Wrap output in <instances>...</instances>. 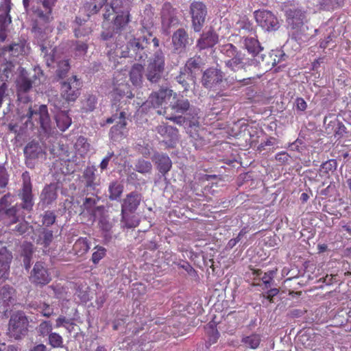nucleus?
<instances>
[{
    "instance_id": "1",
    "label": "nucleus",
    "mask_w": 351,
    "mask_h": 351,
    "mask_svg": "<svg viewBox=\"0 0 351 351\" xmlns=\"http://www.w3.org/2000/svg\"><path fill=\"white\" fill-rule=\"evenodd\" d=\"M57 0H37L32 6L34 19L32 21V32L36 37L43 38L44 36L51 32L50 23L53 20L52 10Z\"/></svg>"
},
{
    "instance_id": "2",
    "label": "nucleus",
    "mask_w": 351,
    "mask_h": 351,
    "mask_svg": "<svg viewBox=\"0 0 351 351\" xmlns=\"http://www.w3.org/2000/svg\"><path fill=\"white\" fill-rule=\"evenodd\" d=\"M150 38L145 35L132 37L127 43L126 50L121 52L123 58H132L136 61L145 62L150 54Z\"/></svg>"
},
{
    "instance_id": "3",
    "label": "nucleus",
    "mask_w": 351,
    "mask_h": 351,
    "mask_svg": "<svg viewBox=\"0 0 351 351\" xmlns=\"http://www.w3.org/2000/svg\"><path fill=\"white\" fill-rule=\"evenodd\" d=\"M27 117L26 123L27 125L28 123L31 124V129L39 126L44 132L47 133L50 130L51 120L46 105L39 106L35 105L33 108L29 107Z\"/></svg>"
},
{
    "instance_id": "4",
    "label": "nucleus",
    "mask_w": 351,
    "mask_h": 351,
    "mask_svg": "<svg viewBox=\"0 0 351 351\" xmlns=\"http://www.w3.org/2000/svg\"><path fill=\"white\" fill-rule=\"evenodd\" d=\"M165 58L161 49L155 51L153 57L149 60L147 68V79L152 82H158L162 77L165 70Z\"/></svg>"
},
{
    "instance_id": "5",
    "label": "nucleus",
    "mask_w": 351,
    "mask_h": 351,
    "mask_svg": "<svg viewBox=\"0 0 351 351\" xmlns=\"http://www.w3.org/2000/svg\"><path fill=\"white\" fill-rule=\"evenodd\" d=\"M305 14L298 9L287 11V23L291 27L292 32L289 33L291 39L298 41L302 40V35L304 33V21Z\"/></svg>"
},
{
    "instance_id": "6",
    "label": "nucleus",
    "mask_w": 351,
    "mask_h": 351,
    "mask_svg": "<svg viewBox=\"0 0 351 351\" xmlns=\"http://www.w3.org/2000/svg\"><path fill=\"white\" fill-rule=\"evenodd\" d=\"M82 83L77 75H72L60 83V96L66 102H73L81 94Z\"/></svg>"
},
{
    "instance_id": "7",
    "label": "nucleus",
    "mask_w": 351,
    "mask_h": 351,
    "mask_svg": "<svg viewBox=\"0 0 351 351\" xmlns=\"http://www.w3.org/2000/svg\"><path fill=\"white\" fill-rule=\"evenodd\" d=\"M29 322L22 312L14 313L9 321L8 333L11 337L19 339L25 335L28 330Z\"/></svg>"
},
{
    "instance_id": "8",
    "label": "nucleus",
    "mask_w": 351,
    "mask_h": 351,
    "mask_svg": "<svg viewBox=\"0 0 351 351\" xmlns=\"http://www.w3.org/2000/svg\"><path fill=\"white\" fill-rule=\"evenodd\" d=\"M127 3L126 0H113L112 3V9L117 14L114 19V32L120 33L130 21V10L129 8H125L120 11L119 8L123 7V4Z\"/></svg>"
},
{
    "instance_id": "9",
    "label": "nucleus",
    "mask_w": 351,
    "mask_h": 351,
    "mask_svg": "<svg viewBox=\"0 0 351 351\" xmlns=\"http://www.w3.org/2000/svg\"><path fill=\"white\" fill-rule=\"evenodd\" d=\"M190 14L191 15V22L193 30L195 32H199L206 21L207 16V8L206 5L201 1H193L190 5Z\"/></svg>"
},
{
    "instance_id": "10",
    "label": "nucleus",
    "mask_w": 351,
    "mask_h": 351,
    "mask_svg": "<svg viewBox=\"0 0 351 351\" xmlns=\"http://www.w3.org/2000/svg\"><path fill=\"white\" fill-rule=\"evenodd\" d=\"M258 25L266 31H274L278 29L279 22L277 17L271 11L258 10L254 12Z\"/></svg>"
},
{
    "instance_id": "11",
    "label": "nucleus",
    "mask_w": 351,
    "mask_h": 351,
    "mask_svg": "<svg viewBox=\"0 0 351 351\" xmlns=\"http://www.w3.org/2000/svg\"><path fill=\"white\" fill-rule=\"evenodd\" d=\"M224 79V73L217 68L210 67L203 73L202 78V85L206 88L217 89Z\"/></svg>"
},
{
    "instance_id": "12",
    "label": "nucleus",
    "mask_w": 351,
    "mask_h": 351,
    "mask_svg": "<svg viewBox=\"0 0 351 351\" xmlns=\"http://www.w3.org/2000/svg\"><path fill=\"white\" fill-rule=\"evenodd\" d=\"M192 44L193 40L189 38L187 32L184 29L180 28L173 32L172 46L174 53H183L186 51L187 47Z\"/></svg>"
},
{
    "instance_id": "13",
    "label": "nucleus",
    "mask_w": 351,
    "mask_h": 351,
    "mask_svg": "<svg viewBox=\"0 0 351 351\" xmlns=\"http://www.w3.org/2000/svg\"><path fill=\"white\" fill-rule=\"evenodd\" d=\"M29 279L32 283L40 287L49 284L51 280L48 269L44 267L41 262H37L34 265Z\"/></svg>"
},
{
    "instance_id": "14",
    "label": "nucleus",
    "mask_w": 351,
    "mask_h": 351,
    "mask_svg": "<svg viewBox=\"0 0 351 351\" xmlns=\"http://www.w3.org/2000/svg\"><path fill=\"white\" fill-rule=\"evenodd\" d=\"M23 187L19 197L22 200V208L27 210H31L34 206L33 195H32V186L30 180V177L27 172L23 173Z\"/></svg>"
},
{
    "instance_id": "15",
    "label": "nucleus",
    "mask_w": 351,
    "mask_h": 351,
    "mask_svg": "<svg viewBox=\"0 0 351 351\" xmlns=\"http://www.w3.org/2000/svg\"><path fill=\"white\" fill-rule=\"evenodd\" d=\"M114 121H117V124L113 125L110 129V135L112 139H115L118 136H121L123 134V130L127 125L126 112L125 111H121L119 114L117 112L113 114L112 117L106 119V123L110 124Z\"/></svg>"
},
{
    "instance_id": "16",
    "label": "nucleus",
    "mask_w": 351,
    "mask_h": 351,
    "mask_svg": "<svg viewBox=\"0 0 351 351\" xmlns=\"http://www.w3.org/2000/svg\"><path fill=\"white\" fill-rule=\"evenodd\" d=\"M156 132L164 138V142L169 147H173L178 140V130L167 123H162L156 128Z\"/></svg>"
},
{
    "instance_id": "17",
    "label": "nucleus",
    "mask_w": 351,
    "mask_h": 351,
    "mask_svg": "<svg viewBox=\"0 0 351 351\" xmlns=\"http://www.w3.org/2000/svg\"><path fill=\"white\" fill-rule=\"evenodd\" d=\"M178 12L173 7L171 3L165 2L161 9V22L163 27L169 28L171 26L178 25L179 19L177 16Z\"/></svg>"
},
{
    "instance_id": "18",
    "label": "nucleus",
    "mask_w": 351,
    "mask_h": 351,
    "mask_svg": "<svg viewBox=\"0 0 351 351\" xmlns=\"http://www.w3.org/2000/svg\"><path fill=\"white\" fill-rule=\"evenodd\" d=\"M16 289L10 285L0 289V311L7 312L16 301Z\"/></svg>"
},
{
    "instance_id": "19",
    "label": "nucleus",
    "mask_w": 351,
    "mask_h": 351,
    "mask_svg": "<svg viewBox=\"0 0 351 351\" xmlns=\"http://www.w3.org/2000/svg\"><path fill=\"white\" fill-rule=\"evenodd\" d=\"M141 201V195L137 192H131L123 199L121 204V215L123 220L125 219V213H133L138 208Z\"/></svg>"
},
{
    "instance_id": "20",
    "label": "nucleus",
    "mask_w": 351,
    "mask_h": 351,
    "mask_svg": "<svg viewBox=\"0 0 351 351\" xmlns=\"http://www.w3.org/2000/svg\"><path fill=\"white\" fill-rule=\"evenodd\" d=\"M172 93V90L168 88H161L149 95L148 102L153 108H159L171 98Z\"/></svg>"
},
{
    "instance_id": "21",
    "label": "nucleus",
    "mask_w": 351,
    "mask_h": 351,
    "mask_svg": "<svg viewBox=\"0 0 351 351\" xmlns=\"http://www.w3.org/2000/svg\"><path fill=\"white\" fill-rule=\"evenodd\" d=\"M227 68L234 72L239 70L246 71V68L250 65L248 60L245 58V56L241 51L231 59H228L225 62Z\"/></svg>"
},
{
    "instance_id": "22",
    "label": "nucleus",
    "mask_w": 351,
    "mask_h": 351,
    "mask_svg": "<svg viewBox=\"0 0 351 351\" xmlns=\"http://www.w3.org/2000/svg\"><path fill=\"white\" fill-rule=\"evenodd\" d=\"M219 41V36L214 30L203 33L197 41V47L200 49L213 47Z\"/></svg>"
},
{
    "instance_id": "23",
    "label": "nucleus",
    "mask_w": 351,
    "mask_h": 351,
    "mask_svg": "<svg viewBox=\"0 0 351 351\" xmlns=\"http://www.w3.org/2000/svg\"><path fill=\"white\" fill-rule=\"evenodd\" d=\"M96 171L95 166H88L84 170L82 178L87 191H93L99 184V181H97Z\"/></svg>"
},
{
    "instance_id": "24",
    "label": "nucleus",
    "mask_w": 351,
    "mask_h": 351,
    "mask_svg": "<svg viewBox=\"0 0 351 351\" xmlns=\"http://www.w3.org/2000/svg\"><path fill=\"white\" fill-rule=\"evenodd\" d=\"M12 258V254L5 247H2L0 249V279L2 278L3 280L8 278Z\"/></svg>"
},
{
    "instance_id": "25",
    "label": "nucleus",
    "mask_w": 351,
    "mask_h": 351,
    "mask_svg": "<svg viewBox=\"0 0 351 351\" xmlns=\"http://www.w3.org/2000/svg\"><path fill=\"white\" fill-rule=\"evenodd\" d=\"M187 130L188 133L194 140L195 143L201 144L202 141H204V136L206 134V130L200 126L197 119L193 118V120L189 122Z\"/></svg>"
},
{
    "instance_id": "26",
    "label": "nucleus",
    "mask_w": 351,
    "mask_h": 351,
    "mask_svg": "<svg viewBox=\"0 0 351 351\" xmlns=\"http://www.w3.org/2000/svg\"><path fill=\"white\" fill-rule=\"evenodd\" d=\"M8 50L11 52L12 56L14 57H19V56H25L29 53V47L27 43V40L21 38L17 42H14L10 44Z\"/></svg>"
},
{
    "instance_id": "27",
    "label": "nucleus",
    "mask_w": 351,
    "mask_h": 351,
    "mask_svg": "<svg viewBox=\"0 0 351 351\" xmlns=\"http://www.w3.org/2000/svg\"><path fill=\"white\" fill-rule=\"evenodd\" d=\"M154 159L158 170L162 176H165L171 169V160L164 154H155Z\"/></svg>"
},
{
    "instance_id": "28",
    "label": "nucleus",
    "mask_w": 351,
    "mask_h": 351,
    "mask_svg": "<svg viewBox=\"0 0 351 351\" xmlns=\"http://www.w3.org/2000/svg\"><path fill=\"white\" fill-rule=\"evenodd\" d=\"M170 108L172 113L183 114L190 108V102L189 99L181 97H173V101L170 104Z\"/></svg>"
},
{
    "instance_id": "29",
    "label": "nucleus",
    "mask_w": 351,
    "mask_h": 351,
    "mask_svg": "<svg viewBox=\"0 0 351 351\" xmlns=\"http://www.w3.org/2000/svg\"><path fill=\"white\" fill-rule=\"evenodd\" d=\"M43 152L39 143L34 141L28 143L24 148V154L27 160L38 158Z\"/></svg>"
},
{
    "instance_id": "30",
    "label": "nucleus",
    "mask_w": 351,
    "mask_h": 351,
    "mask_svg": "<svg viewBox=\"0 0 351 351\" xmlns=\"http://www.w3.org/2000/svg\"><path fill=\"white\" fill-rule=\"evenodd\" d=\"M202 58L199 56H195L190 58L186 62L184 66L183 67L185 71H188L193 75H196L201 71L202 69Z\"/></svg>"
},
{
    "instance_id": "31",
    "label": "nucleus",
    "mask_w": 351,
    "mask_h": 351,
    "mask_svg": "<svg viewBox=\"0 0 351 351\" xmlns=\"http://www.w3.org/2000/svg\"><path fill=\"white\" fill-rule=\"evenodd\" d=\"M58 197L57 188L54 184L47 185L43 190L40 199L43 204L47 205L51 204Z\"/></svg>"
},
{
    "instance_id": "32",
    "label": "nucleus",
    "mask_w": 351,
    "mask_h": 351,
    "mask_svg": "<svg viewBox=\"0 0 351 351\" xmlns=\"http://www.w3.org/2000/svg\"><path fill=\"white\" fill-rule=\"evenodd\" d=\"M90 245V243L86 237H80L73 245V253L78 256H82L88 252Z\"/></svg>"
},
{
    "instance_id": "33",
    "label": "nucleus",
    "mask_w": 351,
    "mask_h": 351,
    "mask_svg": "<svg viewBox=\"0 0 351 351\" xmlns=\"http://www.w3.org/2000/svg\"><path fill=\"white\" fill-rule=\"evenodd\" d=\"M144 66L141 64H134L130 72V80L134 86H139L142 84Z\"/></svg>"
},
{
    "instance_id": "34",
    "label": "nucleus",
    "mask_w": 351,
    "mask_h": 351,
    "mask_svg": "<svg viewBox=\"0 0 351 351\" xmlns=\"http://www.w3.org/2000/svg\"><path fill=\"white\" fill-rule=\"evenodd\" d=\"M195 75H193L182 67L180 69L179 75L176 77V81L182 86L184 90H187L190 84L195 83Z\"/></svg>"
},
{
    "instance_id": "35",
    "label": "nucleus",
    "mask_w": 351,
    "mask_h": 351,
    "mask_svg": "<svg viewBox=\"0 0 351 351\" xmlns=\"http://www.w3.org/2000/svg\"><path fill=\"white\" fill-rule=\"evenodd\" d=\"M241 341L247 348L255 350L261 343V336L257 333H252L250 335L243 336Z\"/></svg>"
},
{
    "instance_id": "36",
    "label": "nucleus",
    "mask_w": 351,
    "mask_h": 351,
    "mask_svg": "<svg viewBox=\"0 0 351 351\" xmlns=\"http://www.w3.org/2000/svg\"><path fill=\"white\" fill-rule=\"evenodd\" d=\"M114 99L123 98L125 97L128 99L134 97V94L132 92L130 86L127 84H121L114 90Z\"/></svg>"
},
{
    "instance_id": "37",
    "label": "nucleus",
    "mask_w": 351,
    "mask_h": 351,
    "mask_svg": "<svg viewBox=\"0 0 351 351\" xmlns=\"http://www.w3.org/2000/svg\"><path fill=\"white\" fill-rule=\"evenodd\" d=\"M57 127L60 130L64 132L71 124V119L66 112H60L56 115Z\"/></svg>"
},
{
    "instance_id": "38",
    "label": "nucleus",
    "mask_w": 351,
    "mask_h": 351,
    "mask_svg": "<svg viewBox=\"0 0 351 351\" xmlns=\"http://www.w3.org/2000/svg\"><path fill=\"white\" fill-rule=\"evenodd\" d=\"M75 152L80 156L84 157L89 151L90 144L84 136H79L74 145Z\"/></svg>"
},
{
    "instance_id": "39",
    "label": "nucleus",
    "mask_w": 351,
    "mask_h": 351,
    "mask_svg": "<svg viewBox=\"0 0 351 351\" xmlns=\"http://www.w3.org/2000/svg\"><path fill=\"white\" fill-rule=\"evenodd\" d=\"M53 239V232L50 230L43 228L36 241V243L43 246L44 248H47L51 243Z\"/></svg>"
},
{
    "instance_id": "40",
    "label": "nucleus",
    "mask_w": 351,
    "mask_h": 351,
    "mask_svg": "<svg viewBox=\"0 0 351 351\" xmlns=\"http://www.w3.org/2000/svg\"><path fill=\"white\" fill-rule=\"evenodd\" d=\"M109 199L117 200L120 198L123 191V186L117 181L112 182L108 186Z\"/></svg>"
},
{
    "instance_id": "41",
    "label": "nucleus",
    "mask_w": 351,
    "mask_h": 351,
    "mask_svg": "<svg viewBox=\"0 0 351 351\" xmlns=\"http://www.w3.org/2000/svg\"><path fill=\"white\" fill-rule=\"evenodd\" d=\"M244 45L248 52L252 53L254 56L258 54L261 50L258 40L252 37L245 38Z\"/></svg>"
},
{
    "instance_id": "42",
    "label": "nucleus",
    "mask_w": 351,
    "mask_h": 351,
    "mask_svg": "<svg viewBox=\"0 0 351 351\" xmlns=\"http://www.w3.org/2000/svg\"><path fill=\"white\" fill-rule=\"evenodd\" d=\"M206 334L208 336V340L206 344L209 346L217 343L219 338V332L217 329L216 326L213 325H209L206 329Z\"/></svg>"
},
{
    "instance_id": "43",
    "label": "nucleus",
    "mask_w": 351,
    "mask_h": 351,
    "mask_svg": "<svg viewBox=\"0 0 351 351\" xmlns=\"http://www.w3.org/2000/svg\"><path fill=\"white\" fill-rule=\"evenodd\" d=\"M71 69L69 60H63L58 62L56 75L60 79H64Z\"/></svg>"
},
{
    "instance_id": "44",
    "label": "nucleus",
    "mask_w": 351,
    "mask_h": 351,
    "mask_svg": "<svg viewBox=\"0 0 351 351\" xmlns=\"http://www.w3.org/2000/svg\"><path fill=\"white\" fill-rule=\"evenodd\" d=\"M219 50L223 55L230 59L233 58L234 56H237V54L240 51L231 43H227L220 46Z\"/></svg>"
},
{
    "instance_id": "45",
    "label": "nucleus",
    "mask_w": 351,
    "mask_h": 351,
    "mask_svg": "<svg viewBox=\"0 0 351 351\" xmlns=\"http://www.w3.org/2000/svg\"><path fill=\"white\" fill-rule=\"evenodd\" d=\"M48 343L53 348L63 347V338L57 332H51L48 336Z\"/></svg>"
},
{
    "instance_id": "46",
    "label": "nucleus",
    "mask_w": 351,
    "mask_h": 351,
    "mask_svg": "<svg viewBox=\"0 0 351 351\" xmlns=\"http://www.w3.org/2000/svg\"><path fill=\"white\" fill-rule=\"evenodd\" d=\"M94 250L95 251H94L92 254L91 261L95 265H97L99 261L106 256L107 250L104 247L101 245L95 246Z\"/></svg>"
},
{
    "instance_id": "47",
    "label": "nucleus",
    "mask_w": 351,
    "mask_h": 351,
    "mask_svg": "<svg viewBox=\"0 0 351 351\" xmlns=\"http://www.w3.org/2000/svg\"><path fill=\"white\" fill-rule=\"evenodd\" d=\"M73 32L75 38H82L88 40V36L91 34L92 29L87 25H81V27H75Z\"/></svg>"
},
{
    "instance_id": "48",
    "label": "nucleus",
    "mask_w": 351,
    "mask_h": 351,
    "mask_svg": "<svg viewBox=\"0 0 351 351\" xmlns=\"http://www.w3.org/2000/svg\"><path fill=\"white\" fill-rule=\"evenodd\" d=\"M17 86L19 91L27 93L32 88V81L22 75L18 80Z\"/></svg>"
},
{
    "instance_id": "49",
    "label": "nucleus",
    "mask_w": 351,
    "mask_h": 351,
    "mask_svg": "<svg viewBox=\"0 0 351 351\" xmlns=\"http://www.w3.org/2000/svg\"><path fill=\"white\" fill-rule=\"evenodd\" d=\"M152 165L149 161L140 159L135 165L134 169L141 173H149L152 170Z\"/></svg>"
},
{
    "instance_id": "50",
    "label": "nucleus",
    "mask_w": 351,
    "mask_h": 351,
    "mask_svg": "<svg viewBox=\"0 0 351 351\" xmlns=\"http://www.w3.org/2000/svg\"><path fill=\"white\" fill-rule=\"evenodd\" d=\"M337 169V162L335 160H329L321 165L319 169L320 174L326 176L330 171L333 172Z\"/></svg>"
},
{
    "instance_id": "51",
    "label": "nucleus",
    "mask_w": 351,
    "mask_h": 351,
    "mask_svg": "<svg viewBox=\"0 0 351 351\" xmlns=\"http://www.w3.org/2000/svg\"><path fill=\"white\" fill-rule=\"evenodd\" d=\"M93 2L87 3V10L90 14L97 13L100 9L105 5L107 0H92Z\"/></svg>"
},
{
    "instance_id": "52",
    "label": "nucleus",
    "mask_w": 351,
    "mask_h": 351,
    "mask_svg": "<svg viewBox=\"0 0 351 351\" xmlns=\"http://www.w3.org/2000/svg\"><path fill=\"white\" fill-rule=\"evenodd\" d=\"M88 39H84V41L76 40L75 42L74 51L76 55L84 56L87 53L88 45Z\"/></svg>"
},
{
    "instance_id": "53",
    "label": "nucleus",
    "mask_w": 351,
    "mask_h": 351,
    "mask_svg": "<svg viewBox=\"0 0 351 351\" xmlns=\"http://www.w3.org/2000/svg\"><path fill=\"white\" fill-rule=\"evenodd\" d=\"M52 329L50 321H43L38 327V332L43 337L49 336L52 332Z\"/></svg>"
},
{
    "instance_id": "54",
    "label": "nucleus",
    "mask_w": 351,
    "mask_h": 351,
    "mask_svg": "<svg viewBox=\"0 0 351 351\" xmlns=\"http://www.w3.org/2000/svg\"><path fill=\"white\" fill-rule=\"evenodd\" d=\"M67 325L74 326L75 324L71 319H67L66 317L60 315L56 320V328L64 327L69 332H71V329L67 326Z\"/></svg>"
},
{
    "instance_id": "55",
    "label": "nucleus",
    "mask_w": 351,
    "mask_h": 351,
    "mask_svg": "<svg viewBox=\"0 0 351 351\" xmlns=\"http://www.w3.org/2000/svg\"><path fill=\"white\" fill-rule=\"evenodd\" d=\"M20 208L17 205L12 206L10 208L5 209V214L10 218L11 223H15L19 221L18 212Z\"/></svg>"
},
{
    "instance_id": "56",
    "label": "nucleus",
    "mask_w": 351,
    "mask_h": 351,
    "mask_svg": "<svg viewBox=\"0 0 351 351\" xmlns=\"http://www.w3.org/2000/svg\"><path fill=\"white\" fill-rule=\"evenodd\" d=\"M121 222L123 226L126 228H135L139 225L138 219H136L134 216L129 217L127 213H125V220H123V215H121Z\"/></svg>"
},
{
    "instance_id": "57",
    "label": "nucleus",
    "mask_w": 351,
    "mask_h": 351,
    "mask_svg": "<svg viewBox=\"0 0 351 351\" xmlns=\"http://www.w3.org/2000/svg\"><path fill=\"white\" fill-rule=\"evenodd\" d=\"M332 123H333V126H336L334 134L335 137L337 138V139L341 138L344 134L347 133L346 126L339 121Z\"/></svg>"
},
{
    "instance_id": "58",
    "label": "nucleus",
    "mask_w": 351,
    "mask_h": 351,
    "mask_svg": "<svg viewBox=\"0 0 351 351\" xmlns=\"http://www.w3.org/2000/svg\"><path fill=\"white\" fill-rule=\"evenodd\" d=\"M36 308L43 316L47 317H49L53 314V308L45 302L40 304Z\"/></svg>"
},
{
    "instance_id": "59",
    "label": "nucleus",
    "mask_w": 351,
    "mask_h": 351,
    "mask_svg": "<svg viewBox=\"0 0 351 351\" xmlns=\"http://www.w3.org/2000/svg\"><path fill=\"white\" fill-rule=\"evenodd\" d=\"M164 113L167 114V119L172 121L179 125H182L185 123L186 118L182 117L180 114H167L166 110L164 111Z\"/></svg>"
},
{
    "instance_id": "60",
    "label": "nucleus",
    "mask_w": 351,
    "mask_h": 351,
    "mask_svg": "<svg viewBox=\"0 0 351 351\" xmlns=\"http://www.w3.org/2000/svg\"><path fill=\"white\" fill-rule=\"evenodd\" d=\"M56 215L52 211H46L43 217V224L50 226L56 221Z\"/></svg>"
},
{
    "instance_id": "61",
    "label": "nucleus",
    "mask_w": 351,
    "mask_h": 351,
    "mask_svg": "<svg viewBox=\"0 0 351 351\" xmlns=\"http://www.w3.org/2000/svg\"><path fill=\"white\" fill-rule=\"evenodd\" d=\"M33 253V245L30 243L24 244L23 245V254L25 256L23 262L26 263V259L28 261L31 260V257Z\"/></svg>"
},
{
    "instance_id": "62",
    "label": "nucleus",
    "mask_w": 351,
    "mask_h": 351,
    "mask_svg": "<svg viewBox=\"0 0 351 351\" xmlns=\"http://www.w3.org/2000/svg\"><path fill=\"white\" fill-rule=\"evenodd\" d=\"M49 289H52L55 297L58 299H60L63 297L65 293V289L60 285H52L49 287Z\"/></svg>"
},
{
    "instance_id": "63",
    "label": "nucleus",
    "mask_w": 351,
    "mask_h": 351,
    "mask_svg": "<svg viewBox=\"0 0 351 351\" xmlns=\"http://www.w3.org/2000/svg\"><path fill=\"white\" fill-rule=\"evenodd\" d=\"M307 104L304 99L298 97L295 99L293 104V108H296L298 111H304L306 109Z\"/></svg>"
},
{
    "instance_id": "64",
    "label": "nucleus",
    "mask_w": 351,
    "mask_h": 351,
    "mask_svg": "<svg viewBox=\"0 0 351 351\" xmlns=\"http://www.w3.org/2000/svg\"><path fill=\"white\" fill-rule=\"evenodd\" d=\"M29 228H32V226H30L27 222L24 221L16 225L14 230L19 234H23L28 231Z\"/></svg>"
}]
</instances>
